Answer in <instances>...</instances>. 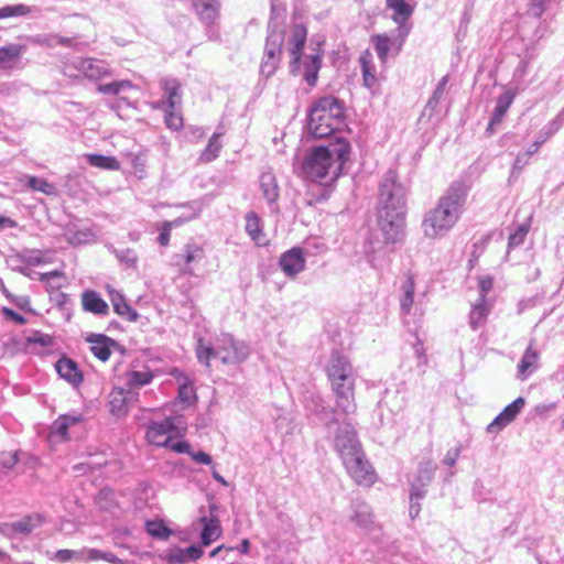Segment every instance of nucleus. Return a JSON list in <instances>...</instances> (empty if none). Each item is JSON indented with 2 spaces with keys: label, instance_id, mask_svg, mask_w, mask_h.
Wrapping results in <instances>:
<instances>
[{
  "label": "nucleus",
  "instance_id": "f257e3e1",
  "mask_svg": "<svg viewBox=\"0 0 564 564\" xmlns=\"http://www.w3.org/2000/svg\"><path fill=\"white\" fill-rule=\"evenodd\" d=\"M378 226L386 243L402 242L405 237V189L389 171L380 186Z\"/></svg>",
  "mask_w": 564,
  "mask_h": 564
},
{
  "label": "nucleus",
  "instance_id": "f03ea898",
  "mask_svg": "<svg viewBox=\"0 0 564 564\" xmlns=\"http://www.w3.org/2000/svg\"><path fill=\"white\" fill-rule=\"evenodd\" d=\"M469 187L464 182H453L438 198L435 207L425 213L422 230L426 238L441 239L458 223L467 202Z\"/></svg>",
  "mask_w": 564,
  "mask_h": 564
},
{
  "label": "nucleus",
  "instance_id": "7ed1b4c3",
  "mask_svg": "<svg viewBox=\"0 0 564 564\" xmlns=\"http://www.w3.org/2000/svg\"><path fill=\"white\" fill-rule=\"evenodd\" d=\"M350 154L349 142L336 137L325 145L314 147L303 160L302 175L313 182L336 180L348 161Z\"/></svg>",
  "mask_w": 564,
  "mask_h": 564
},
{
  "label": "nucleus",
  "instance_id": "20e7f679",
  "mask_svg": "<svg viewBox=\"0 0 564 564\" xmlns=\"http://www.w3.org/2000/svg\"><path fill=\"white\" fill-rule=\"evenodd\" d=\"M306 39V28L303 24L293 25L288 41V51L291 56L290 66L291 72L294 75H301L307 86L315 87L324 56L323 42H317L312 53L305 54L303 47Z\"/></svg>",
  "mask_w": 564,
  "mask_h": 564
},
{
  "label": "nucleus",
  "instance_id": "39448f33",
  "mask_svg": "<svg viewBox=\"0 0 564 564\" xmlns=\"http://www.w3.org/2000/svg\"><path fill=\"white\" fill-rule=\"evenodd\" d=\"M345 124V105L335 96L314 101L308 112V132L314 138H327Z\"/></svg>",
  "mask_w": 564,
  "mask_h": 564
},
{
  "label": "nucleus",
  "instance_id": "423d86ee",
  "mask_svg": "<svg viewBox=\"0 0 564 564\" xmlns=\"http://www.w3.org/2000/svg\"><path fill=\"white\" fill-rule=\"evenodd\" d=\"M196 356L198 361L207 367L213 359H219L223 364H239L249 356V347L229 334H221L214 343H206L199 338L196 345Z\"/></svg>",
  "mask_w": 564,
  "mask_h": 564
},
{
  "label": "nucleus",
  "instance_id": "0eeeda50",
  "mask_svg": "<svg viewBox=\"0 0 564 564\" xmlns=\"http://www.w3.org/2000/svg\"><path fill=\"white\" fill-rule=\"evenodd\" d=\"M186 430V422L182 415L166 416L161 421H151L145 431L149 444L164 447L170 441L181 436Z\"/></svg>",
  "mask_w": 564,
  "mask_h": 564
},
{
  "label": "nucleus",
  "instance_id": "6e6552de",
  "mask_svg": "<svg viewBox=\"0 0 564 564\" xmlns=\"http://www.w3.org/2000/svg\"><path fill=\"white\" fill-rule=\"evenodd\" d=\"M311 247L316 249V253H324L327 249L323 242L313 240L305 242V249L301 247H293L281 254L279 265L288 278L294 279L305 270L306 257L313 254L310 251Z\"/></svg>",
  "mask_w": 564,
  "mask_h": 564
},
{
  "label": "nucleus",
  "instance_id": "1a4fd4ad",
  "mask_svg": "<svg viewBox=\"0 0 564 564\" xmlns=\"http://www.w3.org/2000/svg\"><path fill=\"white\" fill-rule=\"evenodd\" d=\"M283 42V26L275 21H270L264 47V56L260 65V72L263 76L270 77L275 72L282 53Z\"/></svg>",
  "mask_w": 564,
  "mask_h": 564
},
{
  "label": "nucleus",
  "instance_id": "9d476101",
  "mask_svg": "<svg viewBox=\"0 0 564 564\" xmlns=\"http://www.w3.org/2000/svg\"><path fill=\"white\" fill-rule=\"evenodd\" d=\"M386 6L388 10L392 11L390 18L398 25L395 29L398 48H402V45L412 29V24L409 20L414 12V7L405 0H386Z\"/></svg>",
  "mask_w": 564,
  "mask_h": 564
},
{
  "label": "nucleus",
  "instance_id": "9b49d317",
  "mask_svg": "<svg viewBox=\"0 0 564 564\" xmlns=\"http://www.w3.org/2000/svg\"><path fill=\"white\" fill-rule=\"evenodd\" d=\"M334 446L343 463L362 452L356 430L350 422H344L338 426Z\"/></svg>",
  "mask_w": 564,
  "mask_h": 564
},
{
  "label": "nucleus",
  "instance_id": "f8f14e48",
  "mask_svg": "<svg viewBox=\"0 0 564 564\" xmlns=\"http://www.w3.org/2000/svg\"><path fill=\"white\" fill-rule=\"evenodd\" d=\"M348 475L359 486L370 487L376 482L377 475L366 458L364 451L343 463Z\"/></svg>",
  "mask_w": 564,
  "mask_h": 564
},
{
  "label": "nucleus",
  "instance_id": "ddd939ff",
  "mask_svg": "<svg viewBox=\"0 0 564 564\" xmlns=\"http://www.w3.org/2000/svg\"><path fill=\"white\" fill-rule=\"evenodd\" d=\"M332 390L335 395L336 411L345 415L356 412L355 402V379L345 381H333Z\"/></svg>",
  "mask_w": 564,
  "mask_h": 564
},
{
  "label": "nucleus",
  "instance_id": "4468645a",
  "mask_svg": "<svg viewBox=\"0 0 564 564\" xmlns=\"http://www.w3.org/2000/svg\"><path fill=\"white\" fill-rule=\"evenodd\" d=\"M326 372L330 382L355 379L349 359L339 350L332 351L326 365Z\"/></svg>",
  "mask_w": 564,
  "mask_h": 564
},
{
  "label": "nucleus",
  "instance_id": "2eb2a0df",
  "mask_svg": "<svg viewBox=\"0 0 564 564\" xmlns=\"http://www.w3.org/2000/svg\"><path fill=\"white\" fill-rule=\"evenodd\" d=\"M192 4L199 20L206 25L208 36L213 39V26L219 18L220 0H192Z\"/></svg>",
  "mask_w": 564,
  "mask_h": 564
},
{
  "label": "nucleus",
  "instance_id": "dca6fc26",
  "mask_svg": "<svg viewBox=\"0 0 564 564\" xmlns=\"http://www.w3.org/2000/svg\"><path fill=\"white\" fill-rule=\"evenodd\" d=\"M26 51V46L18 43H10L0 47V70L1 72H13L21 70L24 64L21 62V57Z\"/></svg>",
  "mask_w": 564,
  "mask_h": 564
},
{
  "label": "nucleus",
  "instance_id": "f3484780",
  "mask_svg": "<svg viewBox=\"0 0 564 564\" xmlns=\"http://www.w3.org/2000/svg\"><path fill=\"white\" fill-rule=\"evenodd\" d=\"M84 421L79 413H68L59 415L51 425L48 441L59 443L68 441V429Z\"/></svg>",
  "mask_w": 564,
  "mask_h": 564
},
{
  "label": "nucleus",
  "instance_id": "a211bd4d",
  "mask_svg": "<svg viewBox=\"0 0 564 564\" xmlns=\"http://www.w3.org/2000/svg\"><path fill=\"white\" fill-rule=\"evenodd\" d=\"M73 66L80 75L90 80H98L110 74L107 63L96 58L77 57L73 62Z\"/></svg>",
  "mask_w": 564,
  "mask_h": 564
},
{
  "label": "nucleus",
  "instance_id": "6ab92c4d",
  "mask_svg": "<svg viewBox=\"0 0 564 564\" xmlns=\"http://www.w3.org/2000/svg\"><path fill=\"white\" fill-rule=\"evenodd\" d=\"M525 405V399L518 397L513 402L508 404L487 426L489 433H497L509 425L518 414L523 410Z\"/></svg>",
  "mask_w": 564,
  "mask_h": 564
},
{
  "label": "nucleus",
  "instance_id": "aec40b11",
  "mask_svg": "<svg viewBox=\"0 0 564 564\" xmlns=\"http://www.w3.org/2000/svg\"><path fill=\"white\" fill-rule=\"evenodd\" d=\"M436 466L431 462L422 463L419 467L417 474L410 482V492H413V497H425L426 488L431 484Z\"/></svg>",
  "mask_w": 564,
  "mask_h": 564
},
{
  "label": "nucleus",
  "instance_id": "412c9836",
  "mask_svg": "<svg viewBox=\"0 0 564 564\" xmlns=\"http://www.w3.org/2000/svg\"><path fill=\"white\" fill-rule=\"evenodd\" d=\"M539 360L540 352L534 348L533 341H531L517 366V378L521 381L527 380L538 370Z\"/></svg>",
  "mask_w": 564,
  "mask_h": 564
},
{
  "label": "nucleus",
  "instance_id": "4be33fe9",
  "mask_svg": "<svg viewBox=\"0 0 564 564\" xmlns=\"http://www.w3.org/2000/svg\"><path fill=\"white\" fill-rule=\"evenodd\" d=\"M58 376L67 381L73 388H78L83 382V372L77 364L67 357L59 358L55 364Z\"/></svg>",
  "mask_w": 564,
  "mask_h": 564
},
{
  "label": "nucleus",
  "instance_id": "5701e85b",
  "mask_svg": "<svg viewBox=\"0 0 564 564\" xmlns=\"http://www.w3.org/2000/svg\"><path fill=\"white\" fill-rule=\"evenodd\" d=\"M204 551L200 545H191L188 547H172L165 554V561L167 564H186L200 558Z\"/></svg>",
  "mask_w": 564,
  "mask_h": 564
},
{
  "label": "nucleus",
  "instance_id": "b1692460",
  "mask_svg": "<svg viewBox=\"0 0 564 564\" xmlns=\"http://www.w3.org/2000/svg\"><path fill=\"white\" fill-rule=\"evenodd\" d=\"M107 292L109 300L112 304L113 311L122 318L129 322H137L139 314L133 310L126 301L122 293L115 290L112 286L107 285Z\"/></svg>",
  "mask_w": 564,
  "mask_h": 564
},
{
  "label": "nucleus",
  "instance_id": "393cba45",
  "mask_svg": "<svg viewBox=\"0 0 564 564\" xmlns=\"http://www.w3.org/2000/svg\"><path fill=\"white\" fill-rule=\"evenodd\" d=\"M93 355L101 361H107L112 352L116 341L102 334H90L87 337Z\"/></svg>",
  "mask_w": 564,
  "mask_h": 564
},
{
  "label": "nucleus",
  "instance_id": "a878e982",
  "mask_svg": "<svg viewBox=\"0 0 564 564\" xmlns=\"http://www.w3.org/2000/svg\"><path fill=\"white\" fill-rule=\"evenodd\" d=\"M371 42L382 64L387 62L391 48L395 50V54H398L401 51V48H398L397 30H394L393 36H389L388 34L384 33L373 34L371 36Z\"/></svg>",
  "mask_w": 564,
  "mask_h": 564
},
{
  "label": "nucleus",
  "instance_id": "bb28decb",
  "mask_svg": "<svg viewBox=\"0 0 564 564\" xmlns=\"http://www.w3.org/2000/svg\"><path fill=\"white\" fill-rule=\"evenodd\" d=\"M359 63L364 86L368 89L376 88L378 86L377 69L370 51L367 50L360 55Z\"/></svg>",
  "mask_w": 564,
  "mask_h": 564
},
{
  "label": "nucleus",
  "instance_id": "cd10ccee",
  "mask_svg": "<svg viewBox=\"0 0 564 564\" xmlns=\"http://www.w3.org/2000/svg\"><path fill=\"white\" fill-rule=\"evenodd\" d=\"M246 232L250 239L258 246H265L268 240L263 232V226L260 217L254 212L246 214Z\"/></svg>",
  "mask_w": 564,
  "mask_h": 564
},
{
  "label": "nucleus",
  "instance_id": "c85d7f7f",
  "mask_svg": "<svg viewBox=\"0 0 564 564\" xmlns=\"http://www.w3.org/2000/svg\"><path fill=\"white\" fill-rule=\"evenodd\" d=\"M82 304L86 312H90L97 315H107L109 306L101 299V296L93 290H87L82 295Z\"/></svg>",
  "mask_w": 564,
  "mask_h": 564
},
{
  "label": "nucleus",
  "instance_id": "c756f323",
  "mask_svg": "<svg viewBox=\"0 0 564 564\" xmlns=\"http://www.w3.org/2000/svg\"><path fill=\"white\" fill-rule=\"evenodd\" d=\"M490 312V305L487 300L478 299L469 312V325L474 330L482 327Z\"/></svg>",
  "mask_w": 564,
  "mask_h": 564
},
{
  "label": "nucleus",
  "instance_id": "7c9ffc66",
  "mask_svg": "<svg viewBox=\"0 0 564 564\" xmlns=\"http://www.w3.org/2000/svg\"><path fill=\"white\" fill-rule=\"evenodd\" d=\"M415 282L411 274H408L401 285V294L399 297L400 310L402 314H410L414 303Z\"/></svg>",
  "mask_w": 564,
  "mask_h": 564
},
{
  "label": "nucleus",
  "instance_id": "2f4dec72",
  "mask_svg": "<svg viewBox=\"0 0 564 564\" xmlns=\"http://www.w3.org/2000/svg\"><path fill=\"white\" fill-rule=\"evenodd\" d=\"M160 85L166 96L164 106L176 108L181 104V85L178 80L172 77H165L161 79Z\"/></svg>",
  "mask_w": 564,
  "mask_h": 564
},
{
  "label": "nucleus",
  "instance_id": "473e14b6",
  "mask_svg": "<svg viewBox=\"0 0 564 564\" xmlns=\"http://www.w3.org/2000/svg\"><path fill=\"white\" fill-rule=\"evenodd\" d=\"M109 411L112 415L121 417L128 412V399L126 392L121 388H113L109 393L108 401Z\"/></svg>",
  "mask_w": 564,
  "mask_h": 564
},
{
  "label": "nucleus",
  "instance_id": "72a5a7b5",
  "mask_svg": "<svg viewBox=\"0 0 564 564\" xmlns=\"http://www.w3.org/2000/svg\"><path fill=\"white\" fill-rule=\"evenodd\" d=\"M80 562L84 563L105 561L110 564H123V561L112 552H106L98 549L83 547L80 549Z\"/></svg>",
  "mask_w": 564,
  "mask_h": 564
},
{
  "label": "nucleus",
  "instance_id": "f704fd0d",
  "mask_svg": "<svg viewBox=\"0 0 564 564\" xmlns=\"http://www.w3.org/2000/svg\"><path fill=\"white\" fill-rule=\"evenodd\" d=\"M260 188L262 191L263 197L270 205L276 203L279 198V186L275 180V176L271 172H264L260 176Z\"/></svg>",
  "mask_w": 564,
  "mask_h": 564
},
{
  "label": "nucleus",
  "instance_id": "c9c22d12",
  "mask_svg": "<svg viewBox=\"0 0 564 564\" xmlns=\"http://www.w3.org/2000/svg\"><path fill=\"white\" fill-rule=\"evenodd\" d=\"M200 521L204 524L200 538H202V544L207 546L212 544L214 541H216L220 534H221V528L219 524L218 519L216 518H200Z\"/></svg>",
  "mask_w": 564,
  "mask_h": 564
},
{
  "label": "nucleus",
  "instance_id": "e433bc0d",
  "mask_svg": "<svg viewBox=\"0 0 564 564\" xmlns=\"http://www.w3.org/2000/svg\"><path fill=\"white\" fill-rule=\"evenodd\" d=\"M176 379L180 383L178 392H177V400L181 403L192 405L197 400L196 391H195V388L193 387V383L183 373H180L176 377Z\"/></svg>",
  "mask_w": 564,
  "mask_h": 564
},
{
  "label": "nucleus",
  "instance_id": "4c0bfd02",
  "mask_svg": "<svg viewBox=\"0 0 564 564\" xmlns=\"http://www.w3.org/2000/svg\"><path fill=\"white\" fill-rule=\"evenodd\" d=\"M181 207L187 209V217H184L183 215L178 216L177 218L173 219V220H166L165 223L167 225H170V227L173 229V228H176V227H180L197 217H199L202 210H203V205L200 202H191V203H186V204H183L181 205Z\"/></svg>",
  "mask_w": 564,
  "mask_h": 564
},
{
  "label": "nucleus",
  "instance_id": "58836bf2",
  "mask_svg": "<svg viewBox=\"0 0 564 564\" xmlns=\"http://www.w3.org/2000/svg\"><path fill=\"white\" fill-rule=\"evenodd\" d=\"M181 207L187 209V217H184L183 215L178 216L177 218L173 219V220H166L165 223L167 225H170V227L173 229V228H176V227H180L197 217H199L202 210H203V205L200 202H191V203H186V204H183L181 205Z\"/></svg>",
  "mask_w": 564,
  "mask_h": 564
},
{
  "label": "nucleus",
  "instance_id": "ea45409f",
  "mask_svg": "<svg viewBox=\"0 0 564 564\" xmlns=\"http://www.w3.org/2000/svg\"><path fill=\"white\" fill-rule=\"evenodd\" d=\"M153 379L154 373L149 369L132 370L126 375V383L131 389L148 386L152 382Z\"/></svg>",
  "mask_w": 564,
  "mask_h": 564
},
{
  "label": "nucleus",
  "instance_id": "a19ab883",
  "mask_svg": "<svg viewBox=\"0 0 564 564\" xmlns=\"http://www.w3.org/2000/svg\"><path fill=\"white\" fill-rule=\"evenodd\" d=\"M351 520L362 529H369L373 523L371 508L365 502L354 505V514Z\"/></svg>",
  "mask_w": 564,
  "mask_h": 564
},
{
  "label": "nucleus",
  "instance_id": "79ce46f5",
  "mask_svg": "<svg viewBox=\"0 0 564 564\" xmlns=\"http://www.w3.org/2000/svg\"><path fill=\"white\" fill-rule=\"evenodd\" d=\"M86 161L89 165L101 170L117 171L120 169V163L115 156L102 154H87Z\"/></svg>",
  "mask_w": 564,
  "mask_h": 564
},
{
  "label": "nucleus",
  "instance_id": "37998d69",
  "mask_svg": "<svg viewBox=\"0 0 564 564\" xmlns=\"http://www.w3.org/2000/svg\"><path fill=\"white\" fill-rule=\"evenodd\" d=\"M44 522V518L42 514H31L26 516L23 519L14 522L12 528L15 532L28 534L32 532L35 528H39Z\"/></svg>",
  "mask_w": 564,
  "mask_h": 564
},
{
  "label": "nucleus",
  "instance_id": "c03bdc74",
  "mask_svg": "<svg viewBox=\"0 0 564 564\" xmlns=\"http://www.w3.org/2000/svg\"><path fill=\"white\" fill-rule=\"evenodd\" d=\"M204 257V250L200 246L195 243H187L184 248V260L185 267L182 270L184 274H193L191 263L194 261H200Z\"/></svg>",
  "mask_w": 564,
  "mask_h": 564
},
{
  "label": "nucleus",
  "instance_id": "a18cd8bd",
  "mask_svg": "<svg viewBox=\"0 0 564 564\" xmlns=\"http://www.w3.org/2000/svg\"><path fill=\"white\" fill-rule=\"evenodd\" d=\"M25 180L26 186L32 191L41 192L47 196H54L57 194L56 186L47 182L45 178L26 175Z\"/></svg>",
  "mask_w": 564,
  "mask_h": 564
},
{
  "label": "nucleus",
  "instance_id": "49530a36",
  "mask_svg": "<svg viewBox=\"0 0 564 564\" xmlns=\"http://www.w3.org/2000/svg\"><path fill=\"white\" fill-rule=\"evenodd\" d=\"M223 135V132H215L209 141H208V144L206 145V148L204 149V151L202 152L200 156H199V160L202 162H212L213 160H215L220 150H221V142L219 141L220 137Z\"/></svg>",
  "mask_w": 564,
  "mask_h": 564
},
{
  "label": "nucleus",
  "instance_id": "de8ad7c7",
  "mask_svg": "<svg viewBox=\"0 0 564 564\" xmlns=\"http://www.w3.org/2000/svg\"><path fill=\"white\" fill-rule=\"evenodd\" d=\"M145 530L151 536L159 540H167L172 534V531L161 520L147 521Z\"/></svg>",
  "mask_w": 564,
  "mask_h": 564
},
{
  "label": "nucleus",
  "instance_id": "09e8293b",
  "mask_svg": "<svg viewBox=\"0 0 564 564\" xmlns=\"http://www.w3.org/2000/svg\"><path fill=\"white\" fill-rule=\"evenodd\" d=\"M530 230V220L519 225L513 232L510 234L508 239V249L511 250L521 246Z\"/></svg>",
  "mask_w": 564,
  "mask_h": 564
},
{
  "label": "nucleus",
  "instance_id": "8fccbe9b",
  "mask_svg": "<svg viewBox=\"0 0 564 564\" xmlns=\"http://www.w3.org/2000/svg\"><path fill=\"white\" fill-rule=\"evenodd\" d=\"M447 84H448V75H445L441 78L433 95L429 99V101L426 104V110H430L431 112L436 111L440 101L443 99Z\"/></svg>",
  "mask_w": 564,
  "mask_h": 564
},
{
  "label": "nucleus",
  "instance_id": "3c124183",
  "mask_svg": "<svg viewBox=\"0 0 564 564\" xmlns=\"http://www.w3.org/2000/svg\"><path fill=\"white\" fill-rule=\"evenodd\" d=\"M364 254L371 268L377 270L381 267L383 253L372 242H368L364 246Z\"/></svg>",
  "mask_w": 564,
  "mask_h": 564
},
{
  "label": "nucleus",
  "instance_id": "603ef678",
  "mask_svg": "<svg viewBox=\"0 0 564 564\" xmlns=\"http://www.w3.org/2000/svg\"><path fill=\"white\" fill-rule=\"evenodd\" d=\"M164 122L171 130L178 131L183 128V117L175 108L164 106Z\"/></svg>",
  "mask_w": 564,
  "mask_h": 564
},
{
  "label": "nucleus",
  "instance_id": "864d4df0",
  "mask_svg": "<svg viewBox=\"0 0 564 564\" xmlns=\"http://www.w3.org/2000/svg\"><path fill=\"white\" fill-rule=\"evenodd\" d=\"M66 239L70 245H84L94 240L95 235L89 229L76 230L67 229Z\"/></svg>",
  "mask_w": 564,
  "mask_h": 564
},
{
  "label": "nucleus",
  "instance_id": "5fc2aeb1",
  "mask_svg": "<svg viewBox=\"0 0 564 564\" xmlns=\"http://www.w3.org/2000/svg\"><path fill=\"white\" fill-rule=\"evenodd\" d=\"M31 12V9L22 3L0 8V19L22 17Z\"/></svg>",
  "mask_w": 564,
  "mask_h": 564
},
{
  "label": "nucleus",
  "instance_id": "6e6d98bb",
  "mask_svg": "<svg viewBox=\"0 0 564 564\" xmlns=\"http://www.w3.org/2000/svg\"><path fill=\"white\" fill-rule=\"evenodd\" d=\"M132 87L130 80H118L98 86V91L107 95H118L120 91Z\"/></svg>",
  "mask_w": 564,
  "mask_h": 564
},
{
  "label": "nucleus",
  "instance_id": "4d7b16f0",
  "mask_svg": "<svg viewBox=\"0 0 564 564\" xmlns=\"http://www.w3.org/2000/svg\"><path fill=\"white\" fill-rule=\"evenodd\" d=\"M516 94L511 90H506L496 100L494 111L506 115L514 100Z\"/></svg>",
  "mask_w": 564,
  "mask_h": 564
},
{
  "label": "nucleus",
  "instance_id": "13d9d810",
  "mask_svg": "<svg viewBox=\"0 0 564 564\" xmlns=\"http://www.w3.org/2000/svg\"><path fill=\"white\" fill-rule=\"evenodd\" d=\"M531 155L532 154L527 150L524 152L519 153L516 156L514 162L512 164L510 178H516L519 176L522 170L529 164Z\"/></svg>",
  "mask_w": 564,
  "mask_h": 564
},
{
  "label": "nucleus",
  "instance_id": "bf43d9fd",
  "mask_svg": "<svg viewBox=\"0 0 564 564\" xmlns=\"http://www.w3.org/2000/svg\"><path fill=\"white\" fill-rule=\"evenodd\" d=\"M115 254L120 262H124L129 267H135L138 262V256L135 251L130 248L116 250Z\"/></svg>",
  "mask_w": 564,
  "mask_h": 564
},
{
  "label": "nucleus",
  "instance_id": "052dcab7",
  "mask_svg": "<svg viewBox=\"0 0 564 564\" xmlns=\"http://www.w3.org/2000/svg\"><path fill=\"white\" fill-rule=\"evenodd\" d=\"M80 550H67V549H63V550H58L55 552L53 558L58 561V562H68V561H78L80 562Z\"/></svg>",
  "mask_w": 564,
  "mask_h": 564
},
{
  "label": "nucleus",
  "instance_id": "680f3d73",
  "mask_svg": "<svg viewBox=\"0 0 564 564\" xmlns=\"http://www.w3.org/2000/svg\"><path fill=\"white\" fill-rule=\"evenodd\" d=\"M564 124L562 118L556 116L553 120H551L540 132L549 140L553 134H555Z\"/></svg>",
  "mask_w": 564,
  "mask_h": 564
},
{
  "label": "nucleus",
  "instance_id": "e2e57ef3",
  "mask_svg": "<svg viewBox=\"0 0 564 564\" xmlns=\"http://www.w3.org/2000/svg\"><path fill=\"white\" fill-rule=\"evenodd\" d=\"M494 285V279L490 275H481L478 278V288L480 295L478 299L487 300V294L491 291Z\"/></svg>",
  "mask_w": 564,
  "mask_h": 564
},
{
  "label": "nucleus",
  "instance_id": "0e129e2a",
  "mask_svg": "<svg viewBox=\"0 0 564 564\" xmlns=\"http://www.w3.org/2000/svg\"><path fill=\"white\" fill-rule=\"evenodd\" d=\"M307 409L315 414L326 413L327 406L321 395H313L311 401L307 403Z\"/></svg>",
  "mask_w": 564,
  "mask_h": 564
},
{
  "label": "nucleus",
  "instance_id": "69168bd1",
  "mask_svg": "<svg viewBox=\"0 0 564 564\" xmlns=\"http://www.w3.org/2000/svg\"><path fill=\"white\" fill-rule=\"evenodd\" d=\"M28 344H39L43 347L51 346L53 339L50 335L43 334L41 332H35L32 336L26 338Z\"/></svg>",
  "mask_w": 564,
  "mask_h": 564
},
{
  "label": "nucleus",
  "instance_id": "338daca9",
  "mask_svg": "<svg viewBox=\"0 0 564 564\" xmlns=\"http://www.w3.org/2000/svg\"><path fill=\"white\" fill-rule=\"evenodd\" d=\"M460 453L462 445H457L453 448H449L443 458V464L453 467L457 463Z\"/></svg>",
  "mask_w": 564,
  "mask_h": 564
},
{
  "label": "nucleus",
  "instance_id": "774afa93",
  "mask_svg": "<svg viewBox=\"0 0 564 564\" xmlns=\"http://www.w3.org/2000/svg\"><path fill=\"white\" fill-rule=\"evenodd\" d=\"M545 11V0H531L529 13L535 18H541Z\"/></svg>",
  "mask_w": 564,
  "mask_h": 564
}]
</instances>
